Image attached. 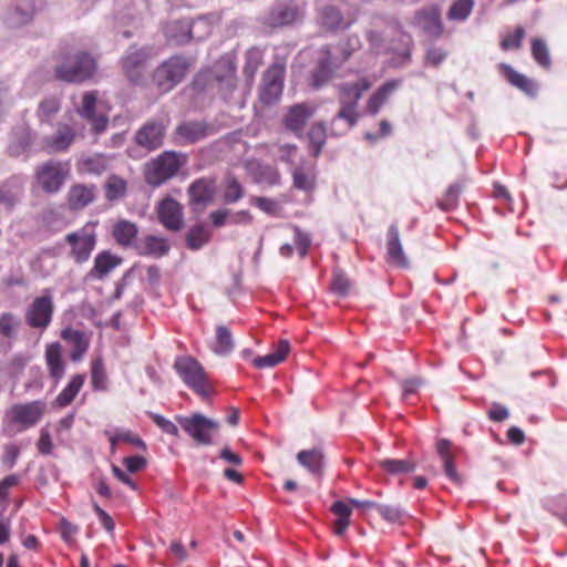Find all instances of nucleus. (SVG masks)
I'll use <instances>...</instances> for the list:
<instances>
[{
	"instance_id": "1",
	"label": "nucleus",
	"mask_w": 567,
	"mask_h": 567,
	"mask_svg": "<svg viewBox=\"0 0 567 567\" xmlns=\"http://www.w3.org/2000/svg\"><path fill=\"white\" fill-rule=\"evenodd\" d=\"M370 87L371 82L368 78H360L354 82H344L338 85L340 110L331 120V135L343 136L357 125L360 118L358 111L359 101Z\"/></svg>"
},
{
	"instance_id": "2",
	"label": "nucleus",
	"mask_w": 567,
	"mask_h": 567,
	"mask_svg": "<svg viewBox=\"0 0 567 567\" xmlns=\"http://www.w3.org/2000/svg\"><path fill=\"white\" fill-rule=\"evenodd\" d=\"M193 85L199 91L217 90L227 100L236 86V66L233 58L221 56L212 69L200 71Z\"/></svg>"
},
{
	"instance_id": "3",
	"label": "nucleus",
	"mask_w": 567,
	"mask_h": 567,
	"mask_svg": "<svg viewBox=\"0 0 567 567\" xmlns=\"http://www.w3.org/2000/svg\"><path fill=\"white\" fill-rule=\"evenodd\" d=\"M220 17L217 13L200 16L195 20L171 21L164 27L166 39L174 44H185L189 40L200 41L206 39L213 27L218 23Z\"/></svg>"
},
{
	"instance_id": "4",
	"label": "nucleus",
	"mask_w": 567,
	"mask_h": 567,
	"mask_svg": "<svg viewBox=\"0 0 567 567\" xmlns=\"http://www.w3.org/2000/svg\"><path fill=\"white\" fill-rule=\"evenodd\" d=\"M96 70L94 58L83 51L64 53L56 64V79L69 83H81L89 80Z\"/></svg>"
},
{
	"instance_id": "5",
	"label": "nucleus",
	"mask_w": 567,
	"mask_h": 567,
	"mask_svg": "<svg viewBox=\"0 0 567 567\" xmlns=\"http://www.w3.org/2000/svg\"><path fill=\"white\" fill-rule=\"evenodd\" d=\"M303 19V10L296 0H276L259 16L258 22L266 29L293 25Z\"/></svg>"
},
{
	"instance_id": "6",
	"label": "nucleus",
	"mask_w": 567,
	"mask_h": 567,
	"mask_svg": "<svg viewBox=\"0 0 567 567\" xmlns=\"http://www.w3.org/2000/svg\"><path fill=\"white\" fill-rule=\"evenodd\" d=\"M174 368L183 382L202 399H208L212 389L203 365L193 357H177Z\"/></svg>"
},
{
	"instance_id": "7",
	"label": "nucleus",
	"mask_w": 567,
	"mask_h": 567,
	"mask_svg": "<svg viewBox=\"0 0 567 567\" xmlns=\"http://www.w3.org/2000/svg\"><path fill=\"white\" fill-rule=\"evenodd\" d=\"M184 163L181 154L166 151L147 164L145 179L152 186H159L174 177Z\"/></svg>"
},
{
	"instance_id": "8",
	"label": "nucleus",
	"mask_w": 567,
	"mask_h": 567,
	"mask_svg": "<svg viewBox=\"0 0 567 567\" xmlns=\"http://www.w3.org/2000/svg\"><path fill=\"white\" fill-rule=\"evenodd\" d=\"M188 68L187 59L182 55H174L155 70L153 82L162 93H166L184 79Z\"/></svg>"
},
{
	"instance_id": "9",
	"label": "nucleus",
	"mask_w": 567,
	"mask_h": 567,
	"mask_svg": "<svg viewBox=\"0 0 567 567\" xmlns=\"http://www.w3.org/2000/svg\"><path fill=\"white\" fill-rule=\"evenodd\" d=\"M54 311L53 298L50 290H45L42 296L33 299L27 307L24 312L25 323L34 329L43 332L52 322Z\"/></svg>"
},
{
	"instance_id": "10",
	"label": "nucleus",
	"mask_w": 567,
	"mask_h": 567,
	"mask_svg": "<svg viewBox=\"0 0 567 567\" xmlns=\"http://www.w3.org/2000/svg\"><path fill=\"white\" fill-rule=\"evenodd\" d=\"M176 421L190 437L203 445H212L214 443L212 433L219 429L217 421L208 419L200 413H194L188 416L178 415Z\"/></svg>"
},
{
	"instance_id": "11",
	"label": "nucleus",
	"mask_w": 567,
	"mask_h": 567,
	"mask_svg": "<svg viewBox=\"0 0 567 567\" xmlns=\"http://www.w3.org/2000/svg\"><path fill=\"white\" fill-rule=\"evenodd\" d=\"M71 246V257L76 264H83L91 257L96 245V233L93 224H86L81 229L65 236Z\"/></svg>"
},
{
	"instance_id": "12",
	"label": "nucleus",
	"mask_w": 567,
	"mask_h": 567,
	"mask_svg": "<svg viewBox=\"0 0 567 567\" xmlns=\"http://www.w3.org/2000/svg\"><path fill=\"white\" fill-rule=\"evenodd\" d=\"M70 173L69 163L49 161L37 169V181L49 194L58 193Z\"/></svg>"
},
{
	"instance_id": "13",
	"label": "nucleus",
	"mask_w": 567,
	"mask_h": 567,
	"mask_svg": "<svg viewBox=\"0 0 567 567\" xmlns=\"http://www.w3.org/2000/svg\"><path fill=\"white\" fill-rule=\"evenodd\" d=\"M151 50L131 47L122 59V68L127 79L134 84H143Z\"/></svg>"
},
{
	"instance_id": "14",
	"label": "nucleus",
	"mask_w": 567,
	"mask_h": 567,
	"mask_svg": "<svg viewBox=\"0 0 567 567\" xmlns=\"http://www.w3.org/2000/svg\"><path fill=\"white\" fill-rule=\"evenodd\" d=\"M47 404L42 401L18 403L8 411L10 421L19 425V431L33 427L43 416Z\"/></svg>"
},
{
	"instance_id": "15",
	"label": "nucleus",
	"mask_w": 567,
	"mask_h": 567,
	"mask_svg": "<svg viewBox=\"0 0 567 567\" xmlns=\"http://www.w3.org/2000/svg\"><path fill=\"white\" fill-rule=\"evenodd\" d=\"M285 64L275 62L266 71L260 86L259 99L264 104H272L279 100L284 89Z\"/></svg>"
},
{
	"instance_id": "16",
	"label": "nucleus",
	"mask_w": 567,
	"mask_h": 567,
	"mask_svg": "<svg viewBox=\"0 0 567 567\" xmlns=\"http://www.w3.org/2000/svg\"><path fill=\"white\" fill-rule=\"evenodd\" d=\"M214 133V128L205 121H183L173 134L174 143L179 146L195 144Z\"/></svg>"
},
{
	"instance_id": "17",
	"label": "nucleus",
	"mask_w": 567,
	"mask_h": 567,
	"mask_svg": "<svg viewBox=\"0 0 567 567\" xmlns=\"http://www.w3.org/2000/svg\"><path fill=\"white\" fill-rule=\"evenodd\" d=\"M166 130L163 120H150L135 133V143L147 152L155 151L163 145Z\"/></svg>"
},
{
	"instance_id": "18",
	"label": "nucleus",
	"mask_w": 567,
	"mask_h": 567,
	"mask_svg": "<svg viewBox=\"0 0 567 567\" xmlns=\"http://www.w3.org/2000/svg\"><path fill=\"white\" fill-rule=\"evenodd\" d=\"M349 504L362 509L375 508L378 506L377 502L373 501H360L357 498H349L348 503L343 501H337L331 505L330 511L337 516L333 532L338 536H343L347 528L350 525V516L352 514V508Z\"/></svg>"
},
{
	"instance_id": "19",
	"label": "nucleus",
	"mask_w": 567,
	"mask_h": 567,
	"mask_svg": "<svg viewBox=\"0 0 567 567\" xmlns=\"http://www.w3.org/2000/svg\"><path fill=\"white\" fill-rule=\"evenodd\" d=\"M97 105V93L96 92H85L82 96V101L80 106H78V114L86 120L91 126L92 131L95 134L103 133L109 125V117L106 114L96 112Z\"/></svg>"
},
{
	"instance_id": "20",
	"label": "nucleus",
	"mask_w": 567,
	"mask_h": 567,
	"mask_svg": "<svg viewBox=\"0 0 567 567\" xmlns=\"http://www.w3.org/2000/svg\"><path fill=\"white\" fill-rule=\"evenodd\" d=\"M159 223L168 230L177 231L184 225L183 206L174 198H163L156 207Z\"/></svg>"
},
{
	"instance_id": "21",
	"label": "nucleus",
	"mask_w": 567,
	"mask_h": 567,
	"mask_svg": "<svg viewBox=\"0 0 567 567\" xmlns=\"http://www.w3.org/2000/svg\"><path fill=\"white\" fill-rule=\"evenodd\" d=\"M33 16V2L30 0H18L6 9L2 21L8 29L13 30L31 22Z\"/></svg>"
},
{
	"instance_id": "22",
	"label": "nucleus",
	"mask_w": 567,
	"mask_h": 567,
	"mask_svg": "<svg viewBox=\"0 0 567 567\" xmlns=\"http://www.w3.org/2000/svg\"><path fill=\"white\" fill-rule=\"evenodd\" d=\"M216 184L210 178H198L188 187L190 205L196 208H204L209 205L215 196Z\"/></svg>"
},
{
	"instance_id": "23",
	"label": "nucleus",
	"mask_w": 567,
	"mask_h": 567,
	"mask_svg": "<svg viewBox=\"0 0 567 567\" xmlns=\"http://www.w3.org/2000/svg\"><path fill=\"white\" fill-rule=\"evenodd\" d=\"M134 249L141 256L161 258L168 254L171 245L164 237L147 235L135 241Z\"/></svg>"
},
{
	"instance_id": "24",
	"label": "nucleus",
	"mask_w": 567,
	"mask_h": 567,
	"mask_svg": "<svg viewBox=\"0 0 567 567\" xmlns=\"http://www.w3.org/2000/svg\"><path fill=\"white\" fill-rule=\"evenodd\" d=\"M316 107L309 103L295 104L289 107L284 123L293 133H301L308 120L315 114Z\"/></svg>"
},
{
	"instance_id": "25",
	"label": "nucleus",
	"mask_w": 567,
	"mask_h": 567,
	"mask_svg": "<svg viewBox=\"0 0 567 567\" xmlns=\"http://www.w3.org/2000/svg\"><path fill=\"white\" fill-rule=\"evenodd\" d=\"M320 23L330 31L350 28L357 20L354 14L344 17L334 6H326L320 10Z\"/></svg>"
},
{
	"instance_id": "26",
	"label": "nucleus",
	"mask_w": 567,
	"mask_h": 567,
	"mask_svg": "<svg viewBox=\"0 0 567 567\" xmlns=\"http://www.w3.org/2000/svg\"><path fill=\"white\" fill-rule=\"evenodd\" d=\"M386 257L390 264H394L402 268L409 267V260L404 254L400 239L399 228L392 224L386 233Z\"/></svg>"
},
{
	"instance_id": "27",
	"label": "nucleus",
	"mask_w": 567,
	"mask_h": 567,
	"mask_svg": "<svg viewBox=\"0 0 567 567\" xmlns=\"http://www.w3.org/2000/svg\"><path fill=\"white\" fill-rule=\"evenodd\" d=\"M21 320L12 312H2L0 315V348L8 351L12 347V341L17 339Z\"/></svg>"
},
{
	"instance_id": "28",
	"label": "nucleus",
	"mask_w": 567,
	"mask_h": 567,
	"mask_svg": "<svg viewBox=\"0 0 567 567\" xmlns=\"http://www.w3.org/2000/svg\"><path fill=\"white\" fill-rule=\"evenodd\" d=\"M45 362L50 377L56 385L64 377L65 362L62 357L60 343H51L45 349Z\"/></svg>"
},
{
	"instance_id": "29",
	"label": "nucleus",
	"mask_w": 567,
	"mask_h": 567,
	"mask_svg": "<svg viewBox=\"0 0 567 567\" xmlns=\"http://www.w3.org/2000/svg\"><path fill=\"white\" fill-rule=\"evenodd\" d=\"M400 85V80H390L382 84L368 100L367 112L371 115H377Z\"/></svg>"
},
{
	"instance_id": "30",
	"label": "nucleus",
	"mask_w": 567,
	"mask_h": 567,
	"mask_svg": "<svg viewBox=\"0 0 567 567\" xmlns=\"http://www.w3.org/2000/svg\"><path fill=\"white\" fill-rule=\"evenodd\" d=\"M61 337L72 348L70 353L71 360L74 362L82 360L89 349V340L85 338V334L80 330L66 328L62 330Z\"/></svg>"
},
{
	"instance_id": "31",
	"label": "nucleus",
	"mask_w": 567,
	"mask_h": 567,
	"mask_svg": "<svg viewBox=\"0 0 567 567\" xmlns=\"http://www.w3.org/2000/svg\"><path fill=\"white\" fill-rule=\"evenodd\" d=\"M324 56L320 59L318 66L312 73V86L320 89L323 86L332 76L338 64L333 61L329 47L322 49Z\"/></svg>"
},
{
	"instance_id": "32",
	"label": "nucleus",
	"mask_w": 567,
	"mask_h": 567,
	"mask_svg": "<svg viewBox=\"0 0 567 567\" xmlns=\"http://www.w3.org/2000/svg\"><path fill=\"white\" fill-rule=\"evenodd\" d=\"M75 140V131L68 124H60L56 132L45 141L49 152H63L69 150Z\"/></svg>"
},
{
	"instance_id": "33",
	"label": "nucleus",
	"mask_w": 567,
	"mask_h": 567,
	"mask_svg": "<svg viewBox=\"0 0 567 567\" xmlns=\"http://www.w3.org/2000/svg\"><path fill=\"white\" fill-rule=\"evenodd\" d=\"M499 70L513 86L519 89L529 96L536 95L538 87L533 80L528 79L522 73H518L509 64L506 63H501Z\"/></svg>"
},
{
	"instance_id": "34",
	"label": "nucleus",
	"mask_w": 567,
	"mask_h": 567,
	"mask_svg": "<svg viewBox=\"0 0 567 567\" xmlns=\"http://www.w3.org/2000/svg\"><path fill=\"white\" fill-rule=\"evenodd\" d=\"M62 97L58 94L44 96L37 109L35 115L41 124H52L61 111Z\"/></svg>"
},
{
	"instance_id": "35",
	"label": "nucleus",
	"mask_w": 567,
	"mask_h": 567,
	"mask_svg": "<svg viewBox=\"0 0 567 567\" xmlns=\"http://www.w3.org/2000/svg\"><path fill=\"white\" fill-rule=\"evenodd\" d=\"M138 228L135 223L121 219L113 225L112 235L122 247H134L137 241Z\"/></svg>"
},
{
	"instance_id": "36",
	"label": "nucleus",
	"mask_w": 567,
	"mask_h": 567,
	"mask_svg": "<svg viewBox=\"0 0 567 567\" xmlns=\"http://www.w3.org/2000/svg\"><path fill=\"white\" fill-rule=\"evenodd\" d=\"M419 25L431 37L440 38L443 33V24L441 14L437 8H430L419 12Z\"/></svg>"
},
{
	"instance_id": "37",
	"label": "nucleus",
	"mask_w": 567,
	"mask_h": 567,
	"mask_svg": "<svg viewBox=\"0 0 567 567\" xmlns=\"http://www.w3.org/2000/svg\"><path fill=\"white\" fill-rule=\"evenodd\" d=\"M110 156L102 153H95L82 156L78 163V169L85 174L101 175L110 167Z\"/></svg>"
},
{
	"instance_id": "38",
	"label": "nucleus",
	"mask_w": 567,
	"mask_h": 567,
	"mask_svg": "<svg viewBox=\"0 0 567 567\" xmlns=\"http://www.w3.org/2000/svg\"><path fill=\"white\" fill-rule=\"evenodd\" d=\"M298 463L313 476H321L323 472V454L319 449L302 450L297 454Z\"/></svg>"
},
{
	"instance_id": "39",
	"label": "nucleus",
	"mask_w": 567,
	"mask_h": 567,
	"mask_svg": "<svg viewBox=\"0 0 567 567\" xmlns=\"http://www.w3.org/2000/svg\"><path fill=\"white\" fill-rule=\"evenodd\" d=\"M94 186L74 185L68 193V203L74 210L82 209L94 200Z\"/></svg>"
},
{
	"instance_id": "40",
	"label": "nucleus",
	"mask_w": 567,
	"mask_h": 567,
	"mask_svg": "<svg viewBox=\"0 0 567 567\" xmlns=\"http://www.w3.org/2000/svg\"><path fill=\"white\" fill-rule=\"evenodd\" d=\"M436 452L443 463L445 475L454 483H460L461 477L454 464V457L451 453V442L446 439H440L436 443Z\"/></svg>"
},
{
	"instance_id": "41",
	"label": "nucleus",
	"mask_w": 567,
	"mask_h": 567,
	"mask_svg": "<svg viewBox=\"0 0 567 567\" xmlns=\"http://www.w3.org/2000/svg\"><path fill=\"white\" fill-rule=\"evenodd\" d=\"M289 349V342L287 340H281L274 352L255 358L252 363L258 369L272 368L285 360Z\"/></svg>"
},
{
	"instance_id": "42",
	"label": "nucleus",
	"mask_w": 567,
	"mask_h": 567,
	"mask_svg": "<svg viewBox=\"0 0 567 567\" xmlns=\"http://www.w3.org/2000/svg\"><path fill=\"white\" fill-rule=\"evenodd\" d=\"M120 262L121 259L112 255L110 251H102L95 257L94 266L90 271V276L101 279L118 266Z\"/></svg>"
},
{
	"instance_id": "43",
	"label": "nucleus",
	"mask_w": 567,
	"mask_h": 567,
	"mask_svg": "<svg viewBox=\"0 0 567 567\" xmlns=\"http://www.w3.org/2000/svg\"><path fill=\"white\" fill-rule=\"evenodd\" d=\"M106 435L109 436L112 449H114L118 443H127L141 451L146 450L145 442L137 434L130 430L115 429L107 431Z\"/></svg>"
},
{
	"instance_id": "44",
	"label": "nucleus",
	"mask_w": 567,
	"mask_h": 567,
	"mask_svg": "<svg viewBox=\"0 0 567 567\" xmlns=\"http://www.w3.org/2000/svg\"><path fill=\"white\" fill-rule=\"evenodd\" d=\"M22 186L18 179L9 181L0 186V205L12 208L20 199Z\"/></svg>"
},
{
	"instance_id": "45",
	"label": "nucleus",
	"mask_w": 567,
	"mask_h": 567,
	"mask_svg": "<svg viewBox=\"0 0 567 567\" xmlns=\"http://www.w3.org/2000/svg\"><path fill=\"white\" fill-rule=\"evenodd\" d=\"M84 379L85 378L83 374L73 375L70 382L66 384V386L56 396V404L62 408L69 405L83 386Z\"/></svg>"
},
{
	"instance_id": "46",
	"label": "nucleus",
	"mask_w": 567,
	"mask_h": 567,
	"mask_svg": "<svg viewBox=\"0 0 567 567\" xmlns=\"http://www.w3.org/2000/svg\"><path fill=\"white\" fill-rule=\"evenodd\" d=\"M308 138L311 154L318 157L327 140L326 125L322 122L315 123L308 132Z\"/></svg>"
},
{
	"instance_id": "47",
	"label": "nucleus",
	"mask_w": 567,
	"mask_h": 567,
	"mask_svg": "<svg viewBox=\"0 0 567 567\" xmlns=\"http://www.w3.org/2000/svg\"><path fill=\"white\" fill-rule=\"evenodd\" d=\"M209 229L204 225H196L190 227L186 234V246L190 250H198L209 241Z\"/></svg>"
},
{
	"instance_id": "48",
	"label": "nucleus",
	"mask_w": 567,
	"mask_h": 567,
	"mask_svg": "<svg viewBox=\"0 0 567 567\" xmlns=\"http://www.w3.org/2000/svg\"><path fill=\"white\" fill-rule=\"evenodd\" d=\"M32 141V134L28 128H18L13 132L9 144V152L13 156H19L27 152Z\"/></svg>"
},
{
	"instance_id": "49",
	"label": "nucleus",
	"mask_w": 567,
	"mask_h": 567,
	"mask_svg": "<svg viewBox=\"0 0 567 567\" xmlns=\"http://www.w3.org/2000/svg\"><path fill=\"white\" fill-rule=\"evenodd\" d=\"M264 51L260 48L254 47L245 53L244 74L248 82H251L259 66L262 63Z\"/></svg>"
},
{
	"instance_id": "50",
	"label": "nucleus",
	"mask_w": 567,
	"mask_h": 567,
	"mask_svg": "<svg viewBox=\"0 0 567 567\" xmlns=\"http://www.w3.org/2000/svg\"><path fill=\"white\" fill-rule=\"evenodd\" d=\"M293 186L300 190L311 192L315 188V173L311 168L300 165L292 171Z\"/></svg>"
},
{
	"instance_id": "51",
	"label": "nucleus",
	"mask_w": 567,
	"mask_h": 567,
	"mask_svg": "<svg viewBox=\"0 0 567 567\" xmlns=\"http://www.w3.org/2000/svg\"><path fill=\"white\" fill-rule=\"evenodd\" d=\"M474 4V0H455L451 4L446 17L451 21L464 22L471 16Z\"/></svg>"
},
{
	"instance_id": "52",
	"label": "nucleus",
	"mask_w": 567,
	"mask_h": 567,
	"mask_svg": "<svg viewBox=\"0 0 567 567\" xmlns=\"http://www.w3.org/2000/svg\"><path fill=\"white\" fill-rule=\"evenodd\" d=\"M379 466L391 475L411 473L415 470V463L410 460L385 458L378 462Z\"/></svg>"
},
{
	"instance_id": "53",
	"label": "nucleus",
	"mask_w": 567,
	"mask_h": 567,
	"mask_svg": "<svg viewBox=\"0 0 567 567\" xmlns=\"http://www.w3.org/2000/svg\"><path fill=\"white\" fill-rule=\"evenodd\" d=\"M234 349V339L229 329L225 326L216 328V342L213 348L214 352L219 355H226Z\"/></svg>"
},
{
	"instance_id": "54",
	"label": "nucleus",
	"mask_w": 567,
	"mask_h": 567,
	"mask_svg": "<svg viewBox=\"0 0 567 567\" xmlns=\"http://www.w3.org/2000/svg\"><path fill=\"white\" fill-rule=\"evenodd\" d=\"M126 181L117 175H111L105 183V197L110 202L118 200L126 194Z\"/></svg>"
},
{
	"instance_id": "55",
	"label": "nucleus",
	"mask_w": 567,
	"mask_h": 567,
	"mask_svg": "<svg viewBox=\"0 0 567 567\" xmlns=\"http://www.w3.org/2000/svg\"><path fill=\"white\" fill-rule=\"evenodd\" d=\"M91 385L94 391L107 390V375L102 359H95L91 365Z\"/></svg>"
},
{
	"instance_id": "56",
	"label": "nucleus",
	"mask_w": 567,
	"mask_h": 567,
	"mask_svg": "<svg viewBox=\"0 0 567 567\" xmlns=\"http://www.w3.org/2000/svg\"><path fill=\"white\" fill-rule=\"evenodd\" d=\"M462 188L463 185L460 183L452 184L440 199V208L444 212L453 210L457 206Z\"/></svg>"
},
{
	"instance_id": "57",
	"label": "nucleus",
	"mask_w": 567,
	"mask_h": 567,
	"mask_svg": "<svg viewBox=\"0 0 567 567\" xmlns=\"http://www.w3.org/2000/svg\"><path fill=\"white\" fill-rule=\"evenodd\" d=\"M532 54L535 61L545 69H549L551 64V59L549 55V51L547 44L542 39H534L532 41Z\"/></svg>"
},
{
	"instance_id": "58",
	"label": "nucleus",
	"mask_w": 567,
	"mask_h": 567,
	"mask_svg": "<svg viewBox=\"0 0 567 567\" xmlns=\"http://www.w3.org/2000/svg\"><path fill=\"white\" fill-rule=\"evenodd\" d=\"M244 195V190L241 185L234 177H228L226 179V186L224 190V202L227 204H234L238 202Z\"/></svg>"
},
{
	"instance_id": "59",
	"label": "nucleus",
	"mask_w": 567,
	"mask_h": 567,
	"mask_svg": "<svg viewBox=\"0 0 567 567\" xmlns=\"http://www.w3.org/2000/svg\"><path fill=\"white\" fill-rule=\"evenodd\" d=\"M331 289L338 296L344 297L348 295L350 289V281L341 270H334Z\"/></svg>"
},
{
	"instance_id": "60",
	"label": "nucleus",
	"mask_w": 567,
	"mask_h": 567,
	"mask_svg": "<svg viewBox=\"0 0 567 567\" xmlns=\"http://www.w3.org/2000/svg\"><path fill=\"white\" fill-rule=\"evenodd\" d=\"M295 236L293 241L297 246L298 254L301 258H303L308 254V249L311 245V238L309 234L302 231L300 228H293Z\"/></svg>"
},
{
	"instance_id": "61",
	"label": "nucleus",
	"mask_w": 567,
	"mask_h": 567,
	"mask_svg": "<svg viewBox=\"0 0 567 567\" xmlns=\"http://www.w3.org/2000/svg\"><path fill=\"white\" fill-rule=\"evenodd\" d=\"M150 416L153 420V422L163 432H165V433H167L169 435H173V436H178L179 435V431H178L177 425L174 424L171 420H168V419H166L163 415L157 414V413H151Z\"/></svg>"
},
{
	"instance_id": "62",
	"label": "nucleus",
	"mask_w": 567,
	"mask_h": 567,
	"mask_svg": "<svg viewBox=\"0 0 567 567\" xmlns=\"http://www.w3.org/2000/svg\"><path fill=\"white\" fill-rule=\"evenodd\" d=\"M524 35L525 30L522 27H518L513 33L507 34L503 39L501 45L504 50L519 49Z\"/></svg>"
},
{
	"instance_id": "63",
	"label": "nucleus",
	"mask_w": 567,
	"mask_h": 567,
	"mask_svg": "<svg viewBox=\"0 0 567 567\" xmlns=\"http://www.w3.org/2000/svg\"><path fill=\"white\" fill-rule=\"evenodd\" d=\"M447 56V51L440 47H430L426 50L425 63L439 66Z\"/></svg>"
},
{
	"instance_id": "64",
	"label": "nucleus",
	"mask_w": 567,
	"mask_h": 567,
	"mask_svg": "<svg viewBox=\"0 0 567 567\" xmlns=\"http://www.w3.org/2000/svg\"><path fill=\"white\" fill-rule=\"evenodd\" d=\"M379 514L388 522L395 523L402 516V511L399 507L379 504L377 506Z\"/></svg>"
}]
</instances>
